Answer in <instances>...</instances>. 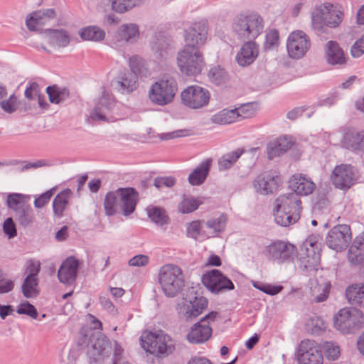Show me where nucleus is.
Segmentation results:
<instances>
[{"label":"nucleus","instance_id":"1","mask_svg":"<svg viewBox=\"0 0 364 364\" xmlns=\"http://www.w3.org/2000/svg\"><path fill=\"white\" fill-rule=\"evenodd\" d=\"M301 210V201L297 194L281 195L274 201V220L280 226L287 227L299 220Z\"/></svg>","mask_w":364,"mask_h":364},{"label":"nucleus","instance_id":"2","mask_svg":"<svg viewBox=\"0 0 364 364\" xmlns=\"http://www.w3.org/2000/svg\"><path fill=\"white\" fill-rule=\"evenodd\" d=\"M138 193L133 188H120L116 191L108 192L105 198L104 207L107 215H114L117 207L126 216L132 214L136 208Z\"/></svg>","mask_w":364,"mask_h":364},{"label":"nucleus","instance_id":"3","mask_svg":"<svg viewBox=\"0 0 364 364\" xmlns=\"http://www.w3.org/2000/svg\"><path fill=\"white\" fill-rule=\"evenodd\" d=\"M142 348L158 357L172 354L176 350L175 341L162 331L144 333L140 338Z\"/></svg>","mask_w":364,"mask_h":364},{"label":"nucleus","instance_id":"4","mask_svg":"<svg viewBox=\"0 0 364 364\" xmlns=\"http://www.w3.org/2000/svg\"><path fill=\"white\" fill-rule=\"evenodd\" d=\"M29 196L21 193H10L7 196L6 204L14 212V218L23 228L31 226L34 222V213L28 203Z\"/></svg>","mask_w":364,"mask_h":364},{"label":"nucleus","instance_id":"5","mask_svg":"<svg viewBox=\"0 0 364 364\" xmlns=\"http://www.w3.org/2000/svg\"><path fill=\"white\" fill-rule=\"evenodd\" d=\"M264 21L257 14L238 15L232 23V29L242 40L256 38L263 31Z\"/></svg>","mask_w":364,"mask_h":364},{"label":"nucleus","instance_id":"6","mask_svg":"<svg viewBox=\"0 0 364 364\" xmlns=\"http://www.w3.org/2000/svg\"><path fill=\"white\" fill-rule=\"evenodd\" d=\"M159 281L163 292L168 297L176 296L184 286L182 270L173 264H166L160 269Z\"/></svg>","mask_w":364,"mask_h":364},{"label":"nucleus","instance_id":"7","mask_svg":"<svg viewBox=\"0 0 364 364\" xmlns=\"http://www.w3.org/2000/svg\"><path fill=\"white\" fill-rule=\"evenodd\" d=\"M343 18V14L334 8L330 3H326L314 9L311 14V23L314 30L321 31L324 26L337 27Z\"/></svg>","mask_w":364,"mask_h":364},{"label":"nucleus","instance_id":"8","mask_svg":"<svg viewBox=\"0 0 364 364\" xmlns=\"http://www.w3.org/2000/svg\"><path fill=\"white\" fill-rule=\"evenodd\" d=\"M177 64L182 73L188 76L197 75L204 65L203 54L198 48L183 46L178 53Z\"/></svg>","mask_w":364,"mask_h":364},{"label":"nucleus","instance_id":"9","mask_svg":"<svg viewBox=\"0 0 364 364\" xmlns=\"http://www.w3.org/2000/svg\"><path fill=\"white\" fill-rule=\"evenodd\" d=\"M178 90L177 82L172 77L163 78L153 83L149 90L150 101L157 105L171 103Z\"/></svg>","mask_w":364,"mask_h":364},{"label":"nucleus","instance_id":"10","mask_svg":"<svg viewBox=\"0 0 364 364\" xmlns=\"http://www.w3.org/2000/svg\"><path fill=\"white\" fill-rule=\"evenodd\" d=\"M90 117L94 120L115 122L119 119L118 106L108 94L103 93L91 112Z\"/></svg>","mask_w":364,"mask_h":364},{"label":"nucleus","instance_id":"11","mask_svg":"<svg viewBox=\"0 0 364 364\" xmlns=\"http://www.w3.org/2000/svg\"><path fill=\"white\" fill-rule=\"evenodd\" d=\"M182 103L191 109H200L208 105L210 92L200 86H188L181 94Z\"/></svg>","mask_w":364,"mask_h":364},{"label":"nucleus","instance_id":"12","mask_svg":"<svg viewBox=\"0 0 364 364\" xmlns=\"http://www.w3.org/2000/svg\"><path fill=\"white\" fill-rule=\"evenodd\" d=\"M316 242L311 239L306 241L300 248L298 254L299 267L307 272L316 271L320 263V253L316 251Z\"/></svg>","mask_w":364,"mask_h":364},{"label":"nucleus","instance_id":"13","mask_svg":"<svg viewBox=\"0 0 364 364\" xmlns=\"http://www.w3.org/2000/svg\"><path fill=\"white\" fill-rule=\"evenodd\" d=\"M202 282L214 294H220L235 289L233 282L218 269H213L203 274Z\"/></svg>","mask_w":364,"mask_h":364},{"label":"nucleus","instance_id":"14","mask_svg":"<svg viewBox=\"0 0 364 364\" xmlns=\"http://www.w3.org/2000/svg\"><path fill=\"white\" fill-rule=\"evenodd\" d=\"M351 240L350 228L348 225H338L333 227L326 237V245L337 252L346 250Z\"/></svg>","mask_w":364,"mask_h":364},{"label":"nucleus","instance_id":"15","mask_svg":"<svg viewBox=\"0 0 364 364\" xmlns=\"http://www.w3.org/2000/svg\"><path fill=\"white\" fill-rule=\"evenodd\" d=\"M310 47V39L304 31H296L289 34L287 43V49L291 58H301L306 55Z\"/></svg>","mask_w":364,"mask_h":364},{"label":"nucleus","instance_id":"16","mask_svg":"<svg viewBox=\"0 0 364 364\" xmlns=\"http://www.w3.org/2000/svg\"><path fill=\"white\" fill-rule=\"evenodd\" d=\"M298 364H323L321 350L313 340H304L297 351Z\"/></svg>","mask_w":364,"mask_h":364},{"label":"nucleus","instance_id":"17","mask_svg":"<svg viewBox=\"0 0 364 364\" xmlns=\"http://www.w3.org/2000/svg\"><path fill=\"white\" fill-rule=\"evenodd\" d=\"M184 299L186 304L183 314L187 321L196 318L208 307V299L196 292L193 288L188 290Z\"/></svg>","mask_w":364,"mask_h":364},{"label":"nucleus","instance_id":"18","mask_svg":"<svg viewBox=\"0 0 364 364\" xmlns=\"http://www.w3.org/2000/svg\"><path fill=\"white\" fill-rule=\"evenodd\" d=\"M331 180L336 188L348 190L357 180V173L351 165L341 164L334 168Z\"/></svg>","mask_w":364,"mask_h":364},{"label":"nucleus","instance_id":"19","mask_svg":"<svg viewBox=\"0 0 364 364\" xmlns=\"http://www.w3.org/2000/svg\"><path fill=\"white\" fill-rule=\"evenodd\" d=\"M296 250L294 245L280 240L273 242L267 247L269 258L278 263L293 261Z\"/></svg>","mask_w":364,"mask_h":364},{"label":"nucleus","instance_id":"20","mask_svg":"<svg viewBox=\"0 0 364 364\" xmlns=\"http://www.w3.org/2000/svg\"><path fill=\"white\" fill-rule=\"evenodd\" d=\"M335 328L343 333H351L361 327L362 321L348 309H341L333 318Z\"/></svg>","mask_w":364,"mask_h":364},{"label":"nucleus","instance_id":"21","mask_svg":"<svg viewBox=\"0 0 364 364\" xmlns=\"http://www.w3.org/2000/svg\"><path fill=\"white\" fill-rule=\"evenodd\" d=\"M207 35L208 28L205 21L194 23L185 30L186 44L184 46L200 50L205 43Z\"/></svg>","mask_w":364,"mask_h":364},{"label":"nucleus","instance_id":"22","mask_svg":"<svg viewBox=\"0 0 364 364\" xmlns=\"http://www.w3.org/2000/svg\"><path fill=\"white\" fill-rule=\"evenodd\" d=\"M281 182L280 176L271 172H265L257 176L253 185L257 193L268 195L275 192Z\"/></svg>","mask_w":364,"mask_h":364},{"label":"nucleus","instance_id":"23","mask_svg":"<svg viewBox=\"0 0 364 364\" xmlns=\"http://www.w3.org/2000/svg\"><path fill=\"white\" fill-rule=\"evenodd\" d=\"M56 15V11L53 9L36 11L26 17V25L29 31H36L55 19Z\"/></svg>","mask_w":364,"mask_h":364},{"label":"nucleus","instance_id":"24","mask_svg":"<svg viewBox=\"0 0 364 364\" xmlns=\"http://www.w3.org/2000/svg\"><path fill=\"white\" fill-rule=\"evenodd\" d=\"M78 267V259L74 257H68L62 263L58 272V277L60 282L65 284H73L76 279Z\"/></svg>","mask_w":364,"mask_h":364},{"label":"nucleus","instance_id":"25","mask_svg":"<svg viewBox=\"0 0 364 364\" xmlns=\"http://www.w3.org/2000/svg\"><path fill=\"white\" fill-rule=\"evenodd\" d=\"M289 186L298 196H308L316 188L315 183L302 174L293 175L289 181Z\"/></svg>","mask_w":364,"mask_h":364},{"label":"nucleus","instance_id":"26","mask_svg":"<svg viewBox=\"0 0 364 364\" xmlns=\"http://www.w3.org/2000/svg\"><path fill=\"white\" fill-rule=\"evenodd\" d=\"M342 146L352 151H364V130H348L341 141Z\"/></svg>","mask_w":364,"mask_h":364},{"label":"nucleus","instance_id":"27","mask_svg":"<svg viewBox=\"0 0 364 364\" xmlns=\"http://www.w3.org/2000/svg\"><path fill=\"white\" fill-rule=\"evenodd\" d=\"M258 53V46L255 42H246L237 53L236 61L242 67L250 65L255 60Z\"/></svg>","mask_w":364,"mask_h":364},{"label":"nucleus","instance_id":"28","mask_svg":"<svg viewBox=\"0 0 364 364\" xmlns=\"http://www.w3.org/2000/svg\"><path fill=\"white\" fill-rule=\"evenodd\" d=\"M212 335V328L208 323L201 321L195 323L187 334V340L192 343H201L207 341Z\"/></svg>","mask_w":364,"mask_h":364},{"label":"nucleus","instance_id":"29","mask_svg":"<svg viewBox=\"0 0 364 364\" xmlns=\"http://www.w3.org/2000/svg\"><path fill=\"white\" fill-rule=\"evenodd\" d=\"M109 345V340L102 334L98 335L96 338L93 337L91 340V346L87 350L90 363H97Z\"/></svg>","mask_w":364,"mask_h":364},{"label":"nucleus","instance_id":"30","mask_svg":"<svg viewBox=\"0 0 364 364\" xmlns=\"http://www.w3.org/2000/svg\"><path fill=\"white\" fill-rule=\"evenodd\" d=\"M293 145L290 136H284L271 141L267 144V151L269 159L279 156L289 150Z\"/></svg>","mask_w":364,"mask_h":364},{"label":"nucleus","instance_id":"31","mask_svg":"<svg viewBox=\"0 0 364 364\" xmlns=\"http://www.w3.org/2000/svg\"><path fill=\"white\" fill-rule=\"evenodd\" d=\"M73 196V192L69 188H65L58 193L53 200V215L57 218H61L64 212L69 206V201Z\"/></svg>","mask_w":364,"mask_h":364},{"label":"nucleus","instance_id":"32","mask_svg":"<svg viewBox=\"0 0 364 364\" xmlns=\"http://www.w3.org/2000/svg\"><path fill=\"white\" fill-rule=\"evenodd\" d=\"M212 159L202 161L188 176V181L192 186H200L205 181L211 167Z\"/></svg>","mask_w":364,"mask_h":364},{"label":"nucleus","instance_id":"33","mask_svg":"<svg viewBox=\"0 0 364 364\" xmlns=\"http://www.w3.org/2000/svg\"><path fill=\"white\" fill-rule=\"evenodd\" d=\"M138 87V77L134 73L125 71L118 77L116 87L122 93H130Z\"/></svg>","mask_w":364,"mask_h":364},{"label":"nucleus","instance_id":"34","mask_svg":"<svg viewBox=\"0 0 364 364\" xmlns=\"http://www.w3.org/2000/svg\"><path fill=\"white\" fill-rule=\"evenodd\" d=\"M348 258L354 264L364 261V231L354 240L348 250Z\"/></svg>","mask_w":364,"mask_h":364},{"label":"nucleus","instance_id":"35","mask_svg":"<svg viewBox=\"0 0 364 364\" xmlns=\"http://www.w3.org/2000/svg\"><path fill=\"white\" fill-rule=\"evenodd\" d=\"M310 292L313 300L316 302L325 301L328 295L331 284L326 282H319L317 279L309 281Z\"/></svg>","mask_w":364,"mask_h":364},{"label":"nucleus","instance_id":"36","mask_svg":"<svg viewBox=\"0 0 364 364\" xmlns=\"http://www.w3.org/2000/svg\"><path fill=\"white\" fill-rule=\"evenodd\" d=\"M346 296L349 304L357 307H364V283L348 287Z\"/></svg>","mask_w":364,"mask_h":364},{"label":"nucleus","instance_id":"37","mask_svg":"<svg viewBox=\"0 0 364 364\" xmlns=\"http://www.w3.org/2000/svg\"><path fill=\"white\" fill-rule=\"evenodd\" d=\"M171 40L164 33H157L152 42L151 49L157 58H164L171 48Z\"/></svg>","mask_w":364,"mask_h":364},{"label":"nucleus","instance_id":"38","mask_svg":"<svg viewBox=\"0 0 364 364\" xmlns=\"http://www.w3.org/2000/svg\"><path fill=\"white\" fill-rule=\"evenodd\" d=\"M326 57L327 62L331 65H343L346 62L343 50L336 41L328 42Z\"/></svg>","mask_w":364,"mask_h":364},{"label":"nucleus","instance_id":"39","mask_svg":"<svg viewBox=\"0 0 364 364\" xmlns=\"http://www.w3.org/2000/svg\"><path fill=\"white\" fill-rule=\"evenodd\" d=\"M210 82L220 86L226 84L230 80V75L226 70L220 65L212 67L208 73Z\"/></svg>","mask_w":364,"mask_h":364},{"label":"nucleus","instance_id":"40","mask_svg":"<svg viewBox=\"0 0 364 364\" xmlns=\"http://www.w3.org/2000/svg\"><path fill=\"white\" fill-rule=\"evenodd\" d=\"M146 211L150 220L156 225L164 226L169 223V218L163 208L149 206L146 208Z\"/></svg>","mask_w":364,"mask_h":364},{"label":"nucleus","instance_id":"41","mask_svg":"<svg viewBox=\"0 0 364 364\" xmlns=\"http://www.w3.org/2000/svg\"><path fill=\"white\" fill-rule=\"evenodd\" d=\"M118 35L122 40L126 42L133 43L139 36V30L136 24L127 23L122 25L118 31Z\"/></svg>","mask_w":364,"mask_h":364},{"label":"nucleus","instance_id":"42","mask_svg":"<svg viewBox=\"0 0 364 364\" xmlns=\"http://www.w3.org/2000/svg\"><path fill=\"white\" fill-rule=\"evenodd\" d=\"M236 120H237V114H236L235 109H223L210 118V122L215 124H231Z\"/></svg>","mask_w":364,"mask_h":364},{"label":"nucleus","instance_id":"43","mask_svg":"<svg viewBox=\"0 0 364 364\" xmlns=\"http://www.w3.org/2000/svg\"><path fill=\"white\" fill-rule=\"evenodd\" d=\"M46 92L51 103L59 104L66 100L70 95L67 88H60L58 85L48 86Z\"/></svg>","mask_w":364,"mask_h":364},{"label":"nucleus","instance_id":"44","mask_svg":"<svg viewBox=\"0 0 364 364\" xmlns=\"http://www.w3.org/2000/svg\"><path fill=\"white\" fill-rule=\"evenodd\" d=\"M129 65L130 73H134L137 77H147L149 73L145 66L144 60L139 55H133L129 58Z\"/></svg>","mask_w":364,"mask_h":364},{"label":"nucleus","instance_id":"45","mask_svg":"<svg viewBox=\"0 0 364 364\" xmlns=\"http://www.w3.org/2000/svg\"><path fill=\"white\" fill-rule=\"evenodd\" d=\"M244 151L237 149L233 151L224 154L218 161V166L220 171L229 169L241 156Z\"/></svg>","mask_w":364,"mask_h":364},{"label":"nucleus","instance_id":"46","mask_svg":"<svg viewBox=\"0 0 364 364\" xmlns=\"http://www.w3.org/2000/svg\"><path fill=\"white\" fill-rule=\"evenodd\" d=\"M80 36L85 41H99L105 38V33L99 27L88 26L80 31Z\"/></svg>","mask_w":364,"mask_h":364},{"label":"nucleus","instance_id":"47","mask_svg":"<svg viewBox=\"0 0 364 364\" xmlns=\"http://www.w3.org/2000/svg\"><path fill=\"white\" fill-rule=\"evenodd\" d=\"M38 285V277H26L22 284V293L26 298H33L38 295L39 291L37 290Z\"/></svg>","mask_w":364,"mask_h":364},{"label":"nucleus","instance_id":"48","mask_svg":"<svg viewBox=\"0 0 364 364\" xmlns=\"http://www.w3.org/2000/svg\"><path fill=\"white\" fill-rule=\"evenodd\" d=\"M70 37L68 33L63 29H54L51 31L50 43L58 47H66L69 45Z\"/></svg>","mask_w":364,"mask_h":364},{"label":"nucleus","instance_id":"49","mask_svg":"<svg viewBox=\"0 0 364 364\" xmlns=\"http://www.w3.org/2000/svg\"><path fill=\"white\" fill-rule=\"evenodd\" d=\"M203 201L193 197L184 198L178 205L179 211L183 213H190L198 209Z\"/></svg>","mask_w":364,"mask_h":364},{"label":"nucleus","instance_id":"50","mask_svg":"<svg viewBox=\"0 0 364 364\" xmlns=\"http://www.w3.org/2000/svg\"><path fill=\"white\" fill-rule=\"evenodd\" d=\"M227 223V217L225 215L222 214L218 218H213L209 219L206 223V227L213 230L211 232L212 236L215 234L222 232L225 230Z\"/></svg>","mask_w":364,"mask_h":364},{"label":"nucleus","instance_id":"51","mask_svg":"<svg viewBox=\"0 0 364 364\" xmlns=\"http://www.w3.org/2000/svg\"><path fill=\"white\" fill-rule=\"evenodd\" d=\"M136 5V0H112V9L119 14H123Z\"/></svg>","mask_w":364,"mask_h":364},{"label":"nucleus","instance_id":"52","mask_svg":"<svg viewBox=\"0 0 364 364\" xmlns=\"http://www.w3.org/2000/svg\"><path fill=\"white\" fill-rule=\"evenodd\" d=\"M253 287L269 295H276L283 289L281 285H271L259 282H255Z\"/></svg>","mask_w":364,"mask_h":364},{"label":"nucleus","instance_id":"53","mask_svg":"<svg viewBox=\"0 0 364 364\" xmlns=\"http://www.w3.org/2000/svg\"><path fill=\"white\" fill-rule=\"evenodd\" d=\"M16 312L18 314L27 315L34 319H36L38 316V313L36 307L27 301L21 303L18 306Z\"/></svg>","mask_w":364,"mask_h":364},{"label":"nucleus","instance_id":"54","mask_svg":"<svg viewBox=\"0 0 364 364\" xmlns=\"http://www.w3.org/2000/svg\"><path fill=\"white\" fill-rule=\"evenodd\" d=\"M3 232L4 235L9 238L11 239L17 235V228L14 218L11 217L7 218L3 223Z\"/></svg>","mask_w":364,"mask_h":364},{"label":"nucleus","instance_id":"55","mask_svg":"<svg viewBox=\"0 0 364 364\" xmlns=\"http://www.w3.org/2000/svg\"><path fill=\"white\" fill-rule=\"evenodd\" d=\"M326 356L328 359L335 360L340 355L339 346L332 342H325L323 344Z\"/></svg>","mask_w":364,"mask_h":364},{"label":"nucleus","instance_id":"56","mask_svg":"<svg viewBox=\"0 0 364 364\" xmlns=\"http://www.w3.org/2000/svg\"><path fill=\"white\" fill-rule=\"evenodd\" d=\"M1 108L6 113L11 114L18 108L17 97L14 94L9 96L7 100L0 102Z\"/></svg>","mask_w":364,"mask_h":364},{"label":"nucleus","instance_id":"57","mask_svg":"<svg viewBox=\"0 0 364 364\" xmlns=\"http://www.w3.org/2000/svg\"><path fill=\"white\" fill-rule=\"evenodd\" d=\"M56 187H53L38 196L34 200V206L36 208H41L48 203L51 197L54 194Z\"/></svg>","mask_w":364,"mask_h":364},{"label":"nucleus","instance_id":"58","mask_svg":"<svg viewBox=\"0 0 364 364\" xmlns=\"http://www.w3.org/2000/svg\"><path fill=\"white\" fill-rule=\"evenodd\" d=\"M41 94L39 85L36 82H29L24 92L26 98L28 100H34Z\"/></svg>","mask_w":364,"mask_h":364},{"label":"nucleus","instance_id":"59","mask_svg":"<svg viewBox=\"0 0 364 364\" xmlns=\"http://www.w3.org/2000/svg\"><path fill=\"white\" fill-rule=\"evenodd\" d=\"M187 235L193 239H197L202 234L201 222L200 220L193 221L187 227Z\"/></svg>","mask_w":364,"mask_h":364},{"label":"nucleus","instance_id":"60","mask_svg":"<svg viewBox=\"0 0 364 364\" xmlns=\"http://www.w3.org/2000/svg\"><path fill=\"white\" fill-rule=\"evenodd\" d=\"M279 43V33L276 29H272L266 34L264 48L270 49Z\"/></svg>","mask_w":364,"mask_h":364},{"label":"nucleus","instance_id":"61","mask_svg":"<svg viewBox=\"0 0 364 364\" xmlns=\"http://www.w3.org/2000/svg\"><path fill=\"white\" fill-rule=\"evenodd\" d=\"M14 288V282L11 279H6L2 271L0 270V294H7Z\"/></svg>","mask_w":364,"mask_h":364},{"label":"nucleus","instance_id":"62","mask_svg":"<svg viewBox=\"0 0 364 364\" xmlns=\"http://www.w3.org/2000/svg\"><path fill=\"white\" fill-rule=\"evenodd\" d=\"M176 183V179L173 177H158L154 179V185L157 188H161L163 186L167 188L173 187Z\"/></svg>","mask_w":364,"mask_h":364},{"label":"nucleus","instance_id":"63","mask_svg":"<svg viewBox=\"0 0 364 364\" xmlns=\"http://www.w3.org/2000/svg\"><path fill=\"white\" fill-rule=\"evenodd\" d=\"M235 112L237 114L238 119H246L252 117L255 114V110L250 105H245L239 108H236Z\"/></svg>","mask_w":364,"mask_h":364},{"label":"nucleus","instance_id":"64","mask_svg":"<svg viewBox=\"0 0 364 364\" xmlns=\"http://www.w3.org/2000/svg\"><path fill=\"white\" fill-rule=\"evenodd\" d=\"M350 53L354 58H358L364 53V35L354 43Z\"/></svg>","mask_w":364,"mask_h":364}]
</instances>
